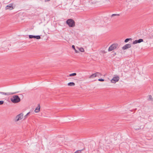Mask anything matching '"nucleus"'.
<instances>
[{"instance_id":"nucleus-1","label":"nucleus","mask_w":153,"mask_h":153,"mask_svg":"<svg viewBox=\"0 0 153 153\" xmlns=\"http://www.w3.org/2000/svg\"><path fill=\"white\" fill-rule=\"evenodd\" d=\"M11 102L14 103H16L19 102L21 100L19 96L17 95H14L10 98Z\"/></svg>"},{"instance_id":"nucleus-2","label":"nucleus","mask_w":153,"mask_h":153,"mask_svg":"<svg viewBox=\"0 0 153 153\" xmlns=\"http://www.w3.org/2000/svg\"><path fill=\"white\" fill-rule=\"evenodd\" d=\"M66 23L70 27H73L75 26V22L72 19H69L66 21Z\"/></svg>"},{"instance_id":"nucleus-3","label":"nucleus","mask_w":153,"mask_h":153,"mask_svg":"<svg viewBox=\"0 0 153 153\" xmlns=\"http://www.w3.org/2000/svg\"><path fill=\"white\" fill-rule=\"evenodd\" d=\"M119 79V77L117 75H115V76L111 80V81L112 83H115L118 82Z\"/></svg>"},{"instance_id":"nucleus-4","label":"nucleus","mask_w":153,"mask_h":153,"mask_svg":"<svg viewBox=\"0 0 153 153\" xmlns=\"http://www.w3.org/2000/svg\"><path fill=\"white\" fill-rule=\"evenodd\" d=\"M23 114L22 113H21L16 117L15 118V121L16 122L22 119L23 118Z\"/></svg>"},{"instance_id":"nucleus-5","label":"nucleus","mask_w":153,"mask_h":153,"mask_svg":"<svg viewBox=\"0 0 153 153\" xmlns=\"http://www.w3.org/2000/svg\"><path fill=\"white\" fill-rule=\"evenodd\" d=\"M118 46L117 44H114L111 45L108 48V51H111L116 49Z\"/></svg>"},{"instance_id":"nucleus-6","label":"nucleus","mask_w":153,"mask_h":153,"mask_svg":"<svg viewBox=\"0 0 153 153\" xmlns=\"http://www.w3.org/2000/svg\"><path fill=\"white\" fill-rule=\"evenodd\" d=\"M13 4H10L6 6L5 7V9L6 10H13L14 8L13 7Z\"/></svg>"},{"instance_id":"nucleus-7","label":"nucleus","mask_w":153,"mask_h":153,"mask_svg":"<svg viewBox=\"0 0 153 153\" xmlns=\"http://www.w3.org/2000/svg\"><path fill=\"white\" fill-rule=\"evenodd\" d=\"M29 37L30 39L35 38L39 39H40L41 37L40 36H33L32 35H29Z\"/></svg>"},{"instance_id":"nucleus-8","label":"nucleus","mask_w":153,"mask_h":153,"mask_svg":"<svg viewBox=\"0 0 153 153\" xmlns=\"http://www.w3.org/2000/svg\"><path fill=\"white\" fill-rule=\"evenodd\" d=\"M16 92H14V93H12V92H7V93H5L4 92H0V93L2 94L3 95H11L15 94L16 93Z\"/></svg>"},{"instance_id":"nucleus-9","label":"nucleus","mask_w":153,"mask_h":153,"mask_svg":"<svg viewBox=\"0 0 153 153\" xmlns=\"http://www.w3.org/2000/svg\"><path fill=\"white\" fill-rule=\"evenodd\" d=\"M131 45L130 44H126L123 46L122 48L123 50H126L127 48H131Z\"/></svg>"},{"instance_id":"nucleus-10","label":"nucleus","mask_w":153,"mask_h":153,"mask_svg":"<svg viewBox=\"0 0 153 153\" xmlns=\"http://www.w3.org/2000/svg\"><path fill=\"white\" fill-rule=\"evenodd\" d=\"M40 106L39 104L38 105V106L36 108L35 110V112L36 113L38 112L40 110Z\"/></svg>"},{"instance_id":"nucleus-11","label":"nucleus","mask_w":153,"mask_h":153,"mask_svg":"<svg viewBox=\"0 0 153 153\" xmlns=\"http://www.w3.org/2000/svg\"><path fill=\"white\" fill-rule=\"evenodd\" d=\"M75 85V84L74 82H70L68 83V85L69 86H73Z\"/></svg>"},{"instance_id":"nucleus-12","label":"nucleus","mask_w":153,"mask_h":153,"mask_svg":"<svg viewBox=\"0 0 153 153\" xmlns=\"http://www.w3.org/2000/svg\"><path fill=\"white\" fill-rule=\"evenodd\" d=\"M96 74L95 73L89 76V78H91L97 77V75H96Z\"/></svg>"},{"instance_id":"nucleus-13","label":"nucleus","mask_w":153,"mask_h":153,"mask_svg":"<svg viewBox=\"0 0 153 153\" xmlns=\"http://www.w3.org/2000/svg\"><path fill=\"white\" fill-rule=\"evenodd\" d=\"M138 43H140L142 42L143 41V39H139V40H137Z\"/></svg>"},{"instance_id":"nucleus-14","label":"nucleus","mask_w":153,"mask_h":153,"mask_svg":"<svg viewBox=\"0 0 153 153\" xmlns=\"http://www.w3.org/2000/svg\"><path fill=\"white\" fill-rule=\"evenodd\" d=\"M76 73H73L71 74H70L69 75V76H75L76 75Z\"/></svg>"},{"instance_id":"nucleus-15","label":"nucleus","mask_w":153,"mask_h":153,"mask_svg":"<svg viewBox=\"0 0 153 153\" xmlns=\"http://www.w3.org/2000/svg\"><path fill=\"white\" fill-rule=\"evenodd\" d=\"M131 39L130 38H127V39H126L125 40L124 42H126H126H128L129 40H131Z\"/></svg>"},{"instance_id":"nucleus-16","label":"nucleus","mask_w":153,"mask_h":153,"mask_svg":"<svg viewBox=\"0 0 153 153\" xmlns=\"http://www.w3.org/2000/svg\"><path fill=\"white\" fill-rule=\"evenodd\" d=\"M79 50L81 52H84V50L82 48H79Z\"/></svg>"},{"instance_id":"nucleus-17","label":"nucleus","mask_w":153,"mask_h":153,"mask_svg":"<svg viewBox=\"0 0 153 153\" xmlns=\"http://www.w3.org/2000/svg\"><path fill=\"white\" fill-rule=\"evenodd\" d=\"M82 151V150H77L74 153H81V151Z\"/></svg>"},{"instance_id":"nucleus-18","label":"nucleus","mask_w":153,"mask_h":153,"mask_svg":"<svg viewBox=\"0 0 153 153\" xmlns=\"http://www.w3.org/2000/svg\"><path fill=\"white\" fill-rule=\"evenodd\" d=\"M96 75H97V76L100 77V76L101 74H100L99 72H96Z\"/></svg>"},{"instance_id":"nucleus-19","label":"nucleus","mask_w":153,"mask_h":153,"mask_svg":"<svg viewBox=\"0 0 153 153\" xmlns=\"http://www.w3.org/2000/svg\"><path fill=\"white\" fill-rule=\"evenodd\" d=\"M148 100H152V96L151 95H149V98L148 99Z\"/></svg>"},{"instance_id":"nucleus-20","label":"nucleus","mask_w":153,"mask_h":153,"mask_svg":"<svg viewBox=\"0 0 153 153\" xmlns=\"http://www.w3.org/2000/svg\"><path fill=\"white\" fill-rule=\"evenodd\" d=\"M137 43H138L137 40H135V41H134L133 42V44H136Z\"/></svg>"},{"instance_id":"nucleus-21","label":"nucleus","mask_w":153,"mask_h":153,"mask_svg":"<svg viewBox=\"0 0 153 153\" xmlns=\"http://www.w3.org/2000/svg\"><path fill=\"white\" fill-rule=\"evenodd\" d=\"M98 80L99 81L103 82L104 81V79L102 78L99 79H98Z\"/></svg>"},{"instance_id":"nucleus-22","label":"nucleus","mask_w":153,"mask_h":153,"mask_svg":"<svg viewBox=\"0 0 153 153\" xmlns=\"http://www.w3.org/2000/svg\"><path fill=\"white\" fill-rule=\"evenodd\" d=\"M30 113V112H29L25 115V118H26L27 116Z\"/></svg>"},{"instance_id":"nucleus-23","label":"nucleus","mask_w":153,"mask_h":153,"mask_svg":"<svg viewBox=\"0 0 153 153\" xmlns=\"http://www.w3.org/2000/svg\"><path fill=\"white\" fill-rule=\"evenodd\" d=\"M4 102L3 100L0 101V105H1L4 103Z\"/></svg>"},{"instance_id":"nucleus-24","label":"nucleus","mask_w":153,"mask_h":153,"mask_svg":"<svg viewBox=\"0 0 153 153\" xmlns=\"http://www.w3.org/2000/svg\"><path fill=\"white\" fill-rule=\"evenodd\" d=\"M120 15L119 14H113L111 16H119Z\"/></svg>"},{"instance_id":"nucleus-25","label":"nucleus","mask_w":153,"mask_h":153,"mask_svg":"<svg viewBox=\"0 0 153 153\" xmlns=\"http://www.w3.org/2000/svg\"><path fill=\"white\" fill-rule=\"evenodd\" d=\"M72 47L74 50H75V47L74 45H72Z\"/></svg>"},{"instance_id":"nucleus-26","label":"nucleus","mask_w":153,"mask_h":153,"mask_svg":"<svg viewBox=\"0 0 153 153\" xmlns=\"http://www.w3.org/2000/svg\"><path fill=\"white\" fill-rule=\"evenodd\" d=\"M75 51L76 53H77L78 52L76 49H75Z\"/></svg>"},{"instance_id":"nucleus-27","label":"nucleus","mask_w":153,"mask_h":153,"mask_svg":"<svg viewBox=\"0 0 153 153\" xmlns=\"http://www.w3.org/2000/svg\"><path fill=\"white\" fill-rule=\"evenodd\" d=\"M136 130H139V128H135V129Z\"/></svg>"}]
</instances>
